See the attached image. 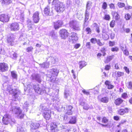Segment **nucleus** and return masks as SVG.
I'll return each mask as SVG.
<instances>
[{
  "label": "nucleus",
  "instance_id": "1",
  "mask_svg": "<svg viewBox=\"0 0 132 132\" xmlns=\"http://www.w3.org/2000/svg\"><path fill=\"white\" fill-rule=\"evenodd\" d=\"M52 2V5L55 7V9L57 12H63L64 10V5L63 3L58 0H48L49 3Z\"/></svg>",
  "mask_w": 132,
  "mask_h": 132
},
{
  "label": "nucleus",
  "instance_id": "2",
  "mask_svg": "<svg viewBox=\"0 0 132 132\" xmlns=\"http://www.w3.org/2000/svg\"><path fill=\"white\" fill-rule=\"evenodd\" d=\"M7 91L10 94L13 95L15 101L17 100L20 95V90L14 88L13 86L12 85H9L8 86Z\"/></svg>",
  "mask_w": 132,
  "mask_h": 132
},
{
  "label": "nucleus",
  "instance_id": "3",
  "mask_svg": "<svg viewBox=\"0 0 132 132\" xmlns=\"http://www.w3.org/2000/svg\"><path fill=\"white\" fill-rule=\"evenodd\" d=\"M69 26L75 30L79 31L80 30L79 23L76 20H71L69 22Z\"/></svg>",
  "mask_w": 132,
  "mask_h": 132
},
{
  "label": "nucleus",
  "instance_id": "4",
  "mask_svg": "<svg viewBox=\"0 0 132 132\" xmlns=\"http://www.w3.org/2000/svg\"><path fill=\"white\" fill-rule=\"evenodd\" d=\"M61 109L59 108L58 109V111L59 112H61L65 110H67L66 114L68 115L72 114L73 113L72 109L73 107L72 106L70 105H67L66 106V109L65 106H63L61 107Z\"/></svg>",
  "mask_w": 132,
  "mask_h": 132
},
{
  "label": "nucleus",
  "instance_id": "5",
  "mask_svg": "<svg viewBox=\"0 0 132 132\" xmlns=\"http://www.w3.org/2000/svg\"><path fill=\"white\" fill-rule=\"evenodd\" d=\"M11 120V116L9 114L6 113L5 114L3 118L2 123L5 125L9 124Z\"/></svg>",
  "mask_w": 132,
  "mask_h": 132
},
{
  "label": "nucleus",
  "instance_id": "6",
  "mask_svg": "<svg viewBox=\"0 0 132 132\" xmlns=\"http://www.w3.org/2000/svg\"><path fill=\"white\" fill-rule=\"evenodd\" d=\"M33 88L34 89L35 92L39 94H42L44 92V91L39 85H34L33 86Z\"/></svg>",
  "mask_w": 132,
  "mask_h": 132
},
{
  "label": "nucleus",
  "instance_id": "7",
  "mask_svg": "<svg viewBox=\"0 0 132 132\" xmlns=\"http://www.w3.org/2000/svg\"><path fill=\"white\" fill-rule=\"evenodd\" d=\"M51 72L52 73V75L51 76L50 74H48L47 76L48 78H50L48 80H50V81H51L53 82L54 81V80H53V77L57 76L59 73V71L57 69H53L52 70Z\"/></svg>",
  "mask_w": 132,
  "mask_h": 132
},
{
  "label": "nucleus",
  "instance_id": "8",
  "mask_svg": "<svg viewBox=\"0 0 132 132\" xmlns=\"http://www.w3.org/2000/svg\"><path fill=\"white\" fill-rule=\"evenodd\" d=\"M44 13L46 16H51L53 14L52 10L49 5H47L44 9Z\"/></svg>",
  "mask_w": 132,
  "mask_h": 132
},
{
  "label": "nucleus",
  "instance_id": "9",
  "mask_svg": "<svg viewBox=\"0 0 132 132\" xmlns=\"http://www.w3.org/2000/svg\"><path fill=\"white\" fill-rule=\"evenodd\" d=\"M78 40L77 34L74 32H72L69 37V41L72 43H75Z\"/></svg>",
  "mask_w": 132,
  "mask_h": 132
},
{
  "label": "nucleus",
  "instance_id": "10",
  "mask_svg": "<svg viewBox=\"0 0 132 132\" xmlns=\"http://www.w3.org/2000/svg\"><path fill=\"white\" fill-rule=\"evenodd\" d=\"M59 33L60 37L62 39H65L68 36V33L65 29H62L60 30Z\"/></svg>",
  "mask_w": 132,
  "mask_h": 132
},
{
  "label": "nucleus",
  "instance_id": "11",
  "mask_svg": "<svg viewBox=\"0 0 132 132\" xmlns=\"http://www.w3.org/2000/svg\"><path fill=\"white\" fill-rule=\"evenodd\" d=\"M23 12L22 11L19 10L16 12L15 14L16 15V18L19 20H20L21 21H22L24 18Z\"/></svg>",
  "mask_w": 132,
  "mask_h": 132
},
{
  "label": "nucleus",
  "instance_id": "12",
  "mask_svg": "<svg viewBox=\"0 0 132 132\" xmlns=\"http://www.w3.org/2000/svg\"><path fill=\"white\" fill-rule=\"evenodd\" d=\"M9 18L7 15L5 14L0 15V21L3 23L7 22L9 21Z\"/></svg>",
  "mask_w": 132,
  "mask_h": 132
},
{
  "label": "nucleus",
  "instance_id": "13",
  "mask_svg": "<svg viewBox=\"0 0 132 132\" xmlns=\"http://www.w3.org/2000/svg\"><path fill=\"white\" fill-rule=\"evenodd\" d=\"M39 110L42 112H46L50 110L48 108V104L46 103L41 104L40 105Z\"/></svg>",
  "mask_w": 132,
  "mask_h": 132
},
{
  "label": "nucleus",
  "instance_id": "14",
  "mask_svg": "<svg viewBox=\"0 0 132 132\" xmlns=\"http://www.w3.org/2000/svg\"><path fill=\"white\" fill-rule=\"evenodd\" d=\"M10 110L16 114L18 116H20L22 112L20 108L14 106L12 107L11 108Z\"/></svg>",
  "mask_w": 132,
  "mask_h": 132
},
{
  "label": "nucleus",
  "instance_id": "15",
  "mask_svg": "<svg viewBox=\"0 0 132 132\" xmlns=\"http://www.w3.org/2000/svg\"><path fill=\"white\" fill-rule=\"evenodd\" d=\"M10 28L11 30L17 31L19 29V24L16 22L12 23L10 24Z\"/></svg>",
  "mask_w": 132,
  "mask_h": 132
},
{
  "label": "nucleus",
  "instance_id": "16",
  "mask_svg": "<svg viewBox=\"0 0 132 132\" xmlns=\"http://www.w3.org/2000/svg\"><path fill=\"white\" fill-rule=\"evenodd\" d=\"M32 79L35 80L39 83H40L42 81V79L40 76L38 74H34L31 76Z\"/></svg>",
  "mask_w": 132,
  "mask_h": 132
},
{
  "label": "nucleus",
  "instance_id": "17",
  "mask_svg": "<svg viewBox=\"0 0 132 132\" xmlns=\"http://www.w3.org/2000/svg\"><path fill=\"white\" fill-rule=\"evenodd\" d=\"M39 13L38 12L36 11L34 13L33 15V20L34 22L35 23H38L40 19Z\"/></svg>",
  "mask_w": 132,
  "mask_h": 132
},
{
  "label": "nucleus",
  "instance_id": "18",
  "mask_svg": "<svg viewBox=\"0 0 132 132\" xmlns=\"http://www.w3.org/2000/svg\"><path fill=\"white\" fill-rule=\"evenodd\" d=\"M63 24L62 21L61 20H58L53 22V24L54 28L55 29H57L62 26Z\"/></svg>",
  "mask_w": 132,
  "mask_h": 132
},
{
  "label": "nucleus",
  "instance_id": "19",
  "mask_svg": "<svg viewBox=\"0 0 132 132\" xmlns=\"http://www.w3.org/2000/svg\"><path fill=\"white\" fill-rule=\"evenodd\" d=\"M14 36L12 34L9 37H8L7 39L8 45L11 46H12L14 43Z\"/></svg>",
  "mask_w": 132,
  "mask_h": 132
},
{
  "label": "nucleus",
  "instance_id": "20",
  "mask_svg": "<svg viewBox=\"0 0 132 132\" xmlns=\"http://www.w3.org/2000/svg\"><path fill=\"white\" fill-rule=\"evenodd\" d=\"M8 67L6 64L4 63H0V71H5L7 70Z\"/></svg>",
  "mask_w": 132,
  "mask_h": 132
},
{
  "label": "nucleus",
  "instance_id": "21",
  "mask_svg": "<svg viewBox=\"0 0 132 132\" xmlns=\"http://www.w3.org/2000/svg\"><path fill=\"white\" fill-rule=\"evenodd\" d=\"M79 104L83 106V108L84 110H87L89 108V105L82 99L80 100Z\"/></svg>",
  "mask_w": 132,
  "mask_h": 132
},
{
  "label": "nucleus",
  "instance_id": "22",
  "mask_svg": "<svg viewBox=\"0 0 132 132\" xmlns=\"http://www.w3.org/2000/svg\"><path fill=\"white\" fill-rule=\"evenodd\" d=\"M51 111L50 110L44 112L43 116L46 120H49L51 117Z\"/></svg>",
  "mask_w": 132,
  "mask_h": 132
},
{
  "label": "nucleus",
  "instance_id": "23",
  "mask_svg": "<svg viewBox=\"0 0 132 132\" xmlns=\"http://www.w3.org/2000/svg\"><path fill=\"white\" fill-rule=\"evenodd\" d=\"M118 113L120 115H123L125 113L128 112V109L127 108L125 109H120L118 111Z\"/></svg>",
  "mask_w": 132,
  "mask_h": 132
},
{
  "label": "nucleus",
  "instance_id": "24",
  "mask_svg": "<svg viewBox=\"0 0 132 132\" xmlns=\"http://www.w3.org/2000/svg\"><path fill=\"white\" fill-rule=\"evenodd\" d=\"M40 126V124L37 123L31 122L30 125L31 128L33 129H36L38 128Z\"/></svg>",
  "mask_w": 132,
  "mask_h": 132
},
{
  "label": "nucleus",
  "instance_id": "25",
  "mask_svg": "<svg viewBox=\"0 0 132 132\" xmlns=\"http://www.w3.org/2000/svg\"><path fill=\"white\" fill-rule=\"evenodd\" d=\"M114 56L113 55L108 56L105 60L104 61V62L105 63H107L111 60L114 57Z\"/></svg>",
  "mask_w": 132,
  "mask_h": 132
},
{
  "label": "nucleus",
  "instance_id": "26",
  "mask_svg": "<svg viewBox=\"0 0 132 132\" xmlns=\"http://www.w3.org/2000/svg\"><path fill=\"white\" fill-rule=\"evenodd\" d=\"M123 100L121 98H118L115 100L114 103L117 105H119L123 102Z\"/></svg>",
  "mask_w": 132,
  "mask_h": 132
},
{
  "label": "nucleus",
  "instance_id": "27",
  "mask_svg": "<svg viewBox=\"0 0 132 132\" xmlns=\"http://www.w3.org/2000/svg\"><path fill=\"white\" fill-rule=\"evenodd\" d=\"M112 14L113 16L115 17L116 20H118L119 19L120 16L117 12L113 11L112 12Z\"/></svg>",
  "mask_w": 132,
  "mask_h": 132
},
{
  "label": "nucleus",
  "instance_id": "28",
  "mask_svg": "<svg viewBox=\"0 0 132 132\" xmlns=\"http://www.w3.org/2000/svg\"><path fill=\"white\" fill-rule=\"evenodd\" d=\"M58 124L54 122L52 123L51 125V129L52 130V132L54 131V129L57 128Z\"/></svg>",
  "mask_w": 132,
  "mask_h": 132
},
{
  "label": "nucleus",
  "instance_id": "29",
  "mask_svg": "<svg viewBox=\"0 0 132 132\" xmlns=\"http://www.w3.org/2000/svg\"><path fill=\"white\" fill-rule=\"evenodd\" d=\"M31 21L29 19L27 21V27L29 30L31 29L32 28Z\"/></svg>",
  "mask_w": 132,
  "mask_h": 132
},
{
  "label": "nucleus",
  "instance_id": "30",
  "mask_svg": "<svg viewBox=\"0 0 132 132\" xmlns=\"http://www.w3.org/2000/svg\"><path fill=\"white\" fill-rule=\"evenodd\" d=\"M109 101V98L107 97H103L101 99V101L102 102L104 103H107Z\"/></svg>",
  "mask_w": 132,
  "mask_h": 132
},
{
  "label": "nucleus",
  "instance_id": "31",
  "mask_svg": "<svg viewBox=\"0 0 132 132\" xmlns=\"http://www.w3.org/2000/svg\"><path fill=\"white\" fill-rule=\"evenodd\" d=\"M77 18L79 20H81L83 18V14L80 12L78 11L77 14Z\"/></svg>",
  "mask_w": 132,
  "mask_h": 132
},
{
  "label": "nucleus",
  "instance_id": "32",
  "mask_svg": "<svg viewBox=\"0 0 132 132\" xmlns=\"http://www.w3.org/2000/svg\"><path fill=\"white\" fill-rule=\"evenodd\" d=\"M76 118L75 116H73L70 119V120L69 122V123L71 124H74L76 123Z\"/></svg>",
  "mask_w": 132,
  "mask_h": 132
},
{
  "label": "nucleus",
  "instance_id": "33",
  "mask_svg": "<svg viewBox=\"0 0 132 132\" xmlns=\"http://www.w3.org/2000/svg\"><path fill=\"white\" fill-rule=\"evenodd\" d=\"M86 62L83 61H80L79 62V68L80 69L85 66L86 65Z\"/></svg>",
  "mask_w": 132,
  "mask_h": 132
},
{
  "label": "nucleus",
  "instance_id": "34",
  "mask_svg": "<svg viewBox=\"0 0 132 132\" xmlns=\"http://www.w3.org/2000/svg\"><path fill=\"white\" fill-rule=\"evenodd\" d=\"M89 13L86 10V13L85 14V22H86L88 19L89 18Z\"/></svg>",
  "mask_w": 132,
  "mask_h": 132
},
{
  "label": "nucleus",
  "instance_id": "35",
  "mask_svg": "<svg viewBox=\"0 0 132 132\" xmlns=\"http://www.w3.org/2000/svg\"><path fill=\"white\" fill-rule=\"evenodd\" d=\"M11 74L12 77L14 79H16L17 78V75L16 72L13 71L11 72Z\"/></svg>",
  "mask_w": 132,
  "mask_h": 132
},
{
  "label": "nucleus",
  "instance_id": "36",
  "mask_svg": "<svg viewBox=\"0 0 132 132\" xmlns=\"http://www.w3.org/2000/svg\"><path fill=\"white\" fill-rule=\"evenodd\" d=\"M17 132H26L24 128L22 127H18Z\"/></svg>",
  "mask_w": 132,
  "mask_h": 132
},
{
  "label": "nucleus",
  "instance_id": "37",
  "mask_svg": "<svg viewBox=\"0 0 132 132\" xmlns=\"http://www.w3.org/2000/svg\"><path fill=\"white\" fill-rule=\"evenodd\" d=\"M126 86L128 88L132 89V82H131L130 81L127 83Z\"/></svg>",
  "mask_w": 132,
  "mask_h": 132
},
{
  "label": "nucleus",
  "instance_id": "38",
  "mask_svg": "<svg viewBox=\"0 0 132 132\" xmlns=\"http://www.w3.org/2000/svg\"><path fill=\"white\" fill-rule=\"evenodd\" d=\"M102 35L103 38L104 40H106L109 38V37L106 34V33L105 32H103Z\"/></svg>",
  "mask_w": 132,
  "mask_h": 132
},
{
  "label": "nucleus",
  "instance_id": "39",
  "mask_svg": "<svg viewBox=\"0 0 132 132\" xmlns=\"http://www.w3.org/2000/svg\"><path fill=\"white\" fill-rule=\"evenodd\" d=\"M64 95V97L66 98H67L69 96V92L67 90H65Z\"/></svg>",
  "mask_w": 132,
  "mask_h": 132
},
{
  "label": "nucleus",
  "instance_id": "40",
  "mask_svg": "<svg viewBox=\"0 0 132 132\" xmlns=\"http://www.w3.org/2000/svg\"><path fill=\"white\" fill-rule=\"evenodd\" d=\"M29 106V104L27 102H25L23 104V106L24 109H27L28 107Z\"/></svg>",
  "mask_w": 132,
  "mask_h": 132
},
{
  "label": "nucleus",
  "instance_id": "41",
  "mask_svg": "<svg viewBox=\"0 0 132 132\" xmlns=\"http://www.w3.org/2000/svg\"><path fill=\"white\" fill-rule=\"evenodd\" d=\"M96 43H97V44L100 46H103L104 44V43L101 42L100 41V40L99 39L97 40Z\"/></svg>",
  "mask_w": 132,
  "mask_h": 132
},
{
  "label": "nucleus",
  "instance_id": "42",
  "mask_svg": "<svg viewBox=\"0 0 132 132\" xmlns=\"http://www.w3.org/2000/svg\"><path fill=\"white\" fill-rule=\"evenodd\" d=\"M131 18V16L130 14L128 13L125 14V18L126 20H128L130 19Z\"/></svg>",
  "mask_w": 132,
  "mask_h": 132
},
{
  "label": "nucleus",
  "instance_id": "43",
  "mask_svg": "<svg viewBox=\"0 0 132 132\" xmlns=\"http://www.w3.org/2000/svg\"><path fill=\"white\" fill-rule=\"evenodd\" d=\"M41 66L42 67L47 68L48 67L49 65L47 63H44L41 65Z\"/></svg>",
  "mask_w": 132,
  "mask_h": 132
},
{
  "label": "nucleus",
  "instance_id": "44",
  "mask_svg": "<svg viewBox=\"0 0 132 132\" xmlns=\"http://www.w3.org/2000/svg\"><path fill=\"white\" fill-rule=\"evenodd\" d=\"M115 20H112L110 23V26L111 27L113 28L115 25Z\"/></svg>",
  "mask_w": 132,
  "mask_h": 132
},
{
  "label": "nucleus",
  "instance_id": "45",
  "mask_svg": "<svg viewBox=\"0 0 132 132\" xmlns=\"http://www.w3.org/2000/svg\"><path fill=\"white\" fill-rule=\"evenodd\" d=\"M118 5L119 7L122 8L125 6V4L123 3L118 2Z\"/></svg>",
  "mask_w": 132,
  "mask_h": 132
},
{
  "label": "nucleus",
  "instance_id": "46",
  "mask_svg": "<svg viewBox=\"0 0 132 132\" xmlns=\"http://www.w3.org/2000/svg\"><path fill=\"white\" fill-rule=\"evenodd\" d=\"M116 75L118 77H119L123 76L124 73L118 71L117 72Z\"/></svg>",
  "mask_w": 132,
  "mask_h": 132
},
{
  "label": "nucleus",
  "instance_id": "47",
  "mask_svg": "<svg viewBox=\"0 0 132 132\" xmlns=\"http://www.w3.org/2000/svg\"><path fill=\"white\" fill-rule=\"evenodd\" d=\"M97 40L96 38H92L90 39V42L93 44H95L97 43Z\"/></svg>",
  "mask_w": 132,
  "mask_h": 132
},
{
  "label": "nucleus",
  "instance_id": "48",
  "mask_svg": "<svg viewBox=\"0 0 132 132\" xmlns=\"http://www.w3.org/2000/svg\"><path fill=\"white\" fill-rule=\"evenodd\" d=\"M91 5V3L90 1H88L87 4L86 5V10H87L89 9L90 7V6Z\"/></svg>",
  "mask_w": 132,
  "mask_h": 132
},
{
  "label": "nucleus",
  "instance_id": "49",
  "mask_svg": "<svg viewBox=\"0 0 132 132\" xmlns=\"http://www.w3.org/2000/svg\"><path fill=\"white\" fill-rule=\"evenodd\" d=\"M33 48L31 46L28 47L26 48V51L28 52H30L32 51Z\"/></svg>",
  "mask_w": 132,
  "mask_h": 132
},
{
  "label": "nucleus",
  "instance_id": "50",
  "mask_svg": "<svg viewBox=\"0 0 132 132\" xmlns=\"http://www.w3.org/2000/svg\"><path fill=\"white\" fill-rule=\"evenodd\" d=\"M109 34H110V36L111 39H113L114 37V35L113 33H112V31L110 30H108Z\"/></svg>",
  "mask_w": 132,
  "mask_h": 132
},
{
  "label": "nucleus",
  "instance_id": "51",
  "mask_svg": "<svg viewBox=\"0 0 132 132\" xmlns=\"http://www.w3.org/2000/svg\"><path fill=\"white\" fill-rule=\"evenodd\" d=\"M111 18L110 16L108 14H105L104 16V19L106 20H109Z\"/></svg>",
  "mask_w": 132,
  "mask_h": 132
},
{
  "label": "nucleus",
  "instance_id": "52",
  "mask_svg": "<svg viewBox=\"0 0 132 132\" xmlns=\"http://www.w3.org/2000/svg\"><path fill=\"white\" fill-rule=\"evenodd\" d=\"M107 6V5L106 2H104L102 6V7L103 9L105 10L106 9Z\"/></svg>",
  "mask_w": 132,
  "mask_h": 132
},
{
  "label": "nucleus",
  "instance_id": "53",
  "mask_svg": "<svg viewBox=\"0 0 132 132\" xmlns=\"http://www.w3.org/2000/svg\"><path fill=\"white\" fill-rule=\"evenodd\" d=\"M108 120L105 117H104L102 119V122H103L104 123H106L108 121Z\"/></svg>",
  "mask_w": 132,
  "mask_h": 132
},
{
  "label": "nucleus",
  "instance_id": "54",
  "mask_svg": "<svg viewBox=\"0 0 132 132\" xmlns=\"http://www.w3.org/2000/svg\"><path fill=\"white\" fill-rule=\"evenodd\" d=\"M2 4H9L10 3V0H2Z\"/></svg>",
  "mask_w": 132,
  "mask_h": 132
},
{
  "label": "nucleus",
  "instance_id": "55",
  "mask_svg": "<svg viewBox=\"0 0 132 132\" xmlns=\"http://www.w3.org/2000/svg\"><path fill=\"white\" fill-rule=\"evenodd\" d=\"M119 50L118 48L117 47H115L112 48L111 49V50L112 52L116 51L117 52Z\"/></svg>",
  "mask_w": 132,
  "mask_h": 132
},
{
  "label": "nucleus",
  "instance_id": "56",
  "mask_svg": "<svg viewBox=\"0 0 132 132\" xmlns=\"http://www.w3.org/2000/svg\"><path fill=\"white\" fill-rule=\"evenodd\" d=\"M51 62L52 63L54 64L55 62V59L53 57H50Z\"/></svg>",
  "mask_w": 132,
  "mask_h": 132
},
{
  "label": "nucleus",
  "instance_id": "57",
  "mask_svg": "<svg viewBox=\"0 0 132 132\" xmlns=\"http://www.w3.org/2000/svg\"><path fill=\"white\" fill-rule=\"evenodd\" d=\"M128 97L127 95V93H124L122 94V97L124 99H126Z\"/></svg>",
  "mask_w": 132,
  "mask_h": 132
},
{
  "label": "nucleus",
  "instance_id": "58",
  "mask_svg": "<svg viewBox=\"0 0 132 132\" xmlns=\"http://www.w3.org/2000/svg\"><path fill=\"white\" fill-rule=\"evenodd\" d=\"M86 31L87 32V34H90L91 33V30L89 28H87L86 29Z\"/></svg>",
  "mask_w": 132,
  "mask_h": 132
},
{
  "label": "nucleus",
  "instance_id": "59",
  "mask_svg": "<svg viewBox=\"0 0 132 132\" xmlns=\"http://www.w3.org/2000/svg\"><path fill=\"white\" fill-rule=\"evenodd\" d=\"M110 68V65H107L105 66L104 69L106 70H109Z\"/></svg>",
  "mask_w": 132,
  "mask_h": 132
},
{
  "label": "nucleus",
  "instance_id": "60",
  "mask_svg": "<svg viewBox=\"0 0 132 132\" xmlns=\"http://www.w3.org/2000/svg\"><path fill=\"white\" fill-rule=\"evenodd\" d=\"M5 52L4 50L2 49V48H0V54L4 55L5 54Z\"/></svg>",
  "mask_w": 132,
  "mask_h": 132
},
{
  "label": "nucleus",
  "instance_id": "61",
  "mask_svg": "<svg viewBox=\"0 0 132 132\" xmlns=\"http://www.w3.org/2000/svg\"><path fill=\"white\" fill-rule=\"evenodd\" d=\"M65 116L63 117V116H60V118H59V120H60L61 121H62L63 120H66V119H65Z\"/></svg>",
  "mask_w": 132,
  "mask_h": 132
},
{
  "label": "nucleus",
  "instance_id": "62",
  "mask_svg": "<svg viewBox=\"0 0 132 132\" xmlns=\"http://www.w3.org/2000/svg\"><path fill=\"white\" fill-rule=\"evenodd\" d=\"M123 69L125 70L128 73H129V69L127 67H124Z\"/></svg>",
  "mask_w": 132,
  "mask_h": 132
},
{
  "label": "nucleus",
  "instance_id": "63",
  "mask_svg": "<svg viewBox=\"0 0 132 132\" xmlns=\"http://www.w3.org/2000/svg\"><path fill=\"white\" fill-rule=\"evenodd\" d=\"M107 87L108 89H111L113 88L114 87V86L113 85L110 84Z\"/></svg>",
  "mask_w": 132,
  "mask_h": 132
},
{
  "label": "nucleus",
  "instance_id": "64",
  "mask_svg": "<svg viewBox=\"0 0 132 132\" xmlns=\"http://www.w3.org/2000/svg\"><path fill=\"white\" fill-rule=\"evenodd\" d=\"M123 53L124 54L128 55H129V53L128 51L126 50H124L123 52Z\"/></svg>",
  "mask_w": 132,
  "mask_h": 132
}]
</instances>
